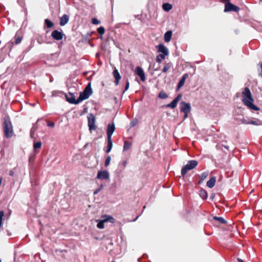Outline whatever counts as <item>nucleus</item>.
<instances>
[{"instance_id":"obj_16","label":"nucleus","mask_w":262,"mask_h":262,"mask_svg":"<svg viewBox=\"0 0 262 262\" xmlns=\"http://www.w3.org/2000/svg\"><path fill=\"white\" fill-rule=\"evenodd\" d=\"M69 20V17L67 14H64L60 18L59 24L61 26H63L66 25Z\"/></svg>"},{"instance_id":"obj_35","label":"nucleus","mask_w":262,"mask_h":262,"mask_svg":"<svg viewBox=\"0 0 262 262\" xmlns=\"http://www.w3.org/2000/svg\"><path fill=\"white\" fill-rule=\"evenodd\" d=\"M92 23L94 25H98L100 23V21L98 20L96 18H92Z\"/></svg>"},{"instance_id":"obj_47","label":"nucleus","mask_w":262,"mask_h":262,"mask_svg":"<svg viewBox=\"0 0 262 262\" xmlns=\"http://www.w3.org/2000/svg\"><path fill=\"white\" fill-rule=\"evenodd\" d=\"M177 89V90H179L180 89V80L178 82Z\"/></svg>"},{"instance_id":"obj_42","label":"nucleus","mask_w":262,"mask_h":262,"mask_svg":"<svg viewBox=\"0 0 262 262\" xmlns=\"http://www.w3.org/2000/svg\"><path fill=\"white\" fill-rule=\"evenodd\" d=\"M137 123V121L136 120L135 121H132L131 122H130V126L132 127H133L134 126H135L136 125Z\"/></svg>"},{"instance_id":"obj_39","label":"nucleus","mask_w":262,"mask_h":262,"mask_svg":"<svg viewBox=\"0 0 262 262\" xmlns=\"http://www.w3.org/2000/svg\"><path fill=\"white\" fill-rule=\"evenodd\" d=\"M129 83L128 82V81H126V85H125V89H124V91L123 92V93H124L125 91H126L128 88H129Z\"/></svg>"},{"instance_id":"obj_40","label":"nucleus","mask_w":262,"mask_h":262,"mask_svg":"<svg viewBox=\"0 0 262 262\" xmlns=\"http://www.w3.org/2000/svg\"><path fill=\"white\" fill-rule=\"evenodd\" d=\"M21 37H17L15 40V43L16 44L19 43L21 42Z\"/></svg>"},{"instance_id":"obj_52","label":"nucleus","mask_w":262,"mask_h":262,"mask_svg":"<svg viewBox=\"0 0 262 262\" xmlns=\"http://www.w3.org/2000/svg\"><path fill=\"white\" fill-rule=\"evenodd\" d=\"M9 174H10V176H13V174H14V172H13V171H10L9 172Z\"/></svg>"},{"instance_id":"obj_32","label":"nucleus","mask_w":262,"mask_h":262,"mask_svg":"<svg viewBox=\"0 0 262 262\" xmlns=\"http://www.w3.org/2000/svg\"><path fill=\"white\" fill-rule=\"evenodd\" d=\"M39 119H38L37 121V122L35 123V124H33V126L31 128L30 131H32L33 132H34L35 133L36 130L38 128V126L37 125H36V123L39 121Z\"/></svg>"},{"instance_id":"obj_45","label":"nucleus","mask_w":262,"mask_h":262,"mask_svg":"<svg viewBox=\"0 0 262 262\" xmlns=\"http://www.w3.org/2000/svg\"><path fill=\"white\" fill-rule=\"evenodd\" d=\"M189 77V74L186 73V74H185L183 76V79H185V80Z\"/></svg>"},{"instance_id":"obj_23","label":"nucleus","mask_w":262,"mask_h":262,"mask_svg":"<svg viewBox=\"0 0 262 262\" xmlns=\"http://www.w3.org/2000/svg\"><path fill=\"white\" fill-rule=\"evenodd\" d=\"M249 124H252L254 125H260L262 124L261 121L257 119H255V120H251L249 121Z\"/></svg>"},{"instance_id":"obj_13","label":"nucleus","mask_w":262,"mask_h":262,"mask_svg":"<svg viewBox=\"0 0 262 262\" xmlns=\"http://www.w3.org/2000/svg\"><path fill=\"white\" fill-rule=\"evenodd\" d=\"M66 98L67 101L71 104H77L81 102L78 101L79 100V97L77 98V99H76L75 96L70 93H69V95H66Z\"/></svg>"},{"instance_id":"obj_28","label":"nucleus","mask_w":262,"mask_h":262,"mask_svg":"<svg viewBox=\"0 0 262 262\" xmlns=\"http://www.w3.org/2000/svg\"><path fill=\"white\" fill-rule=\"evenodd\" d=\"M208 172L207 171H204L201 173L200 176V179L201 181H204L208 176Z\"/></svg>"},{"instance_id":"obj_46","label":"nucleus","mask_w":262,"mask_h":262,"mask_svg":"<svg viewBox=\"0 0 262 262\" xmlns=\"http://www.w3.org/2000/svg\"><path fill=\"white\" fill-rule=\"evenodd\" d=\"M185 81V79H183V78L182 77L181 78V87L184 85Z\"/></svg>"},{"instance_id":"obj_3","label":"nucleus","mask_w":262,"mask_h":262,"mask_svg":"<svg viewBox=\"0 0 262 262\" xmlns=\"http://www.w3.org/2000/svg\"><path fill=\"white\" fill-rule=\"evenodd\" d=\"M92 94V89L91 88V83H89L84 91L80 93L79 96V102H82L83 100L87 99Z\"/></svg>"},{"instance_id":"obj_7","label":"nucleus","mask_w":262,"mask_h":262,"mask_svg":"<svg viewBox=\"0 0 262 262\" xmlns=\"http://www.w3.org/2000/svg\"><path fill=\"white\" fill-rule=\"evenodd\" d=\"M191 108V105L189 103L181 102V112L184 113V119L188 117V114L190 112Z\"/></svg>"},{"instance_id":"obj_26","label":"nucleus","mask_w":262,"mask_h":262,"mask_svg":"<svg viewBox=\"0 0 262 262\" xmlns=\"http://www.w3.org/2000/svg\"><path fill=\"white\" fill-rule=\"evenodd\" d=\"M131 145H132V144H131L130 142L125 141L124 143L123 150L125 151V150H128V149L130 148V147H131Z\"/></svg>"},{"instance_id":"obj_24","label":"nucleus","mask_w":262,"mask_h":262,"mask_svg":"<svg viewBox=\"0 0 262 262\" xmlns=\"http://www.w3.org/2000/svg\"><path fill=\"white\" fill-rule=\"evenodd\" d=\"M45 26L48 28H51L53 27L54 26L53 23L52 21H51L50 20H49V19H46L45 20Z\"/></svg>"},{"instance_id":"obj_2","label":"nucleus","mask_w":262,"mask_h":262,"mask_svg":"<svg viewBox=\"0 0 262 262\" xmlns=\"http://www.w3.org/2000/svg\"><path fill=\"white\" fill-rule=\"evenodd\" d=\"M3 129L6 138H10L13 136L14 133L13 125L8 117L4 118Z\"/></svg>"},{"instance_id":"obj_53","label":"nucleus","mask_w":262,"mask_h":262,"mask_svg":"<svg viewBox=\"0 0 262 262\" xmlns=\"http://www.w3.org/2000/svg\"><path fill=\"white\" fill-rule=\"evenodd\" d=\"M0 262H2V260L0 259Z\"/></svg>"},{"instance_id":"obj_38","label":"nucleus","mask_w":262,"mask_h":262,"mask_svg":"<svg viewBox=\"0 0 262 262\" xmlns=\"http://www.w3.org/2000/svg\"><path fill=\"white\" fill-rule=\"evenodd\" d=\"M241 123H243V124H249V121H247V120H246L245 118H243V119H241Z\"/></svg>"},{"instance_id":"obj_15","label":"nucleus","mask_w":262,"mask_h":262,"mask_svg":"<svg viewBox=\"0 0 262 262\" xmlns=\"http://www.w3.org/2000/svg\"><path fill=\"white\" fill-rule=\"evenodd\" d=\"M135 73L138 76H139L140 77L141 80L142 81H145V74H144V72L143 69L141 67H137L136 68Z\"/></svg>"},{"instance_id":"obj_1","label":"nucleus","mask_w":262,"mask_h":262,"mask_svg":"<svg viewBox=\"0 0 262 262\" xmlns=\"http://www.w3.org/2000/svg\"><path fill=\"white\" fill-rule=\"evenodd\" d=\"M242 94L244 96V98H243L242 101L245 105L250 110L254 111L259 110V107L253 104L254 99L252 97L251 91L248 88H245Z\"/></svg>"},{"instance_id":"obj_43","label":"nucleus","mask_w":262,"mask_h":262,"mask_svg":"<svg viewBox=\"0 0 262 262\" xmlns=\"http://www.w3.org/2000/svg\"><path fill=\"white\" fill-rule=\"evenodd\" d=\"M34 135H35V133L34 132L30 131V137L31 138H32V139L34 138Z\"/></svg>"},{"instance_id":"obj_9","label":"nucleus","mask_w":262,"mask_h":262,"mask_svg":"<svg viewBox=\"0 0 262 262\" xmlns=\"http://www.w3.org/2000/svg\"><path fill=\"white\" fill-rule=\"evenodd\" d=\"M240 8L231 3L230 2L225 4L224 11L225 12H237Z\"/></svg>"},{"instance_id":"obj_17","label":"nucleus","mask_w":262,"mask_h":262,"mask_svg":"<svg viewBox=\"0 0 262 262\" xmlns=\"http://www.w3.org/2000/svg\"><path fill=\"white\" fill-rule=\"evenodd\" d=\"M113 76L115 79V82L116 85H118L119 82V80L121 79V76L117 69H115L113 72Z\"/></svg>"},{"instance_id":"obj_49","label":"nucleus","mask_w":262,"mask_h":262,"mask_svg":"<svg viewBox=\"0 0 262 262\" xmlns=\"http://www.w3.org/2000/svg\"><path fill=\"white\" fill-rule=\"evenodd\" d=\"M214 196H215V194L214 193H212L211 194V195L210 196V199L211 200H213V199H214Z\"/></svg>"},{"instance_id":"obj_6","label":"nucleus","mask_w":262,"mask_h":262,"mask_svg":"<svg viewBox=\"0 0 262 262\" xmlns=\"http://www.w3.org/2000/svg\"><path fill=\"white\" fill-rule=\"evenodd\" d=\"M158 52L160 53L159 57H161L163 59H165V57L168 55L169 51L168 49L162 43L156 46Z\"/></svg>"},{"instance_id":"obj_5","label":"nucleus","mask_w":262,"mask_h":262,"mask_svg":"<svg viewBox=\"0 0 262 262\" xmlns=\"http://www.w3.org/2000/svg\"><path fill=\"white\" fill-rule=\"evenodd\" d=\"M103 219L100 221H97L98 222L97 227L99 229H103L104 228V223L107 222H110L111 223H114L115 220L111 216L108 215H104L102 217Z\"/></svg>"},{"instance_id":"obj_31","label":"nucleus","mask_w":262,"mask_h":262,"mask_svg":"<svg viewBox=\"0 0 262 262\" xmlns=\"http://www.w3.org/2000/svg\"><path fill=\"white\" fill-rule=\"evenodd\" d=\"M98 33L100 35H103L105 33V29L103 27H100L97 29Z\"/></svg>"},{"instance_id":"obj_21","label":"nucleus","mask_w":262,"mask_h":262,"mask_svg":"<svg viewBox=\"0 0 262 262\" xmlns=\"http://www.w3.org/2000/svg\"><path fill=\"white\" fill-rule=\"evenodd\" d=\"M162 8L164 11L168 12L172 9V6L169 3H164L162 5Z\"/></svg>"},{"instance_id":"obj_14","label":"nucleus","mask_w":262,"mask_h":262,"mask_svg":"<svg viewBox=\"0 0 262 262\" xmlns=\"http://www.w3.org/2000/svg\"><path fill=\"white\" fill-rule=\"evenodd\" d=\"M115 130L114 123L108 124L107 127V139H112V136Z\"/></svg>"},{"instance_id":"obj_33","label":"nucleus","mask_w":262,"mask_h":262,"mask_svg":"<svg viewBox=\"0 0 262 262\" xmlns=\"http://www.w3.org/2000/svg\"><path fill=\"white\" fill-rule=\"evenodd\" d=\"M111 160V157L110 156H108L105 160V162H104V165L105 167H107V166L109 165L110 163V161Z\"/></svg>"},{"instance_id":"obj_48","label":"nucleus","mask_w":262,"mask_h":262,"mask_svg":"<svg viewBox=\"0 0 262 262\" xmlns=\"http://www.w3.org/2000/svg\"><path fill=\"white\" fill-rule=\"evenodd\" d=\"M259 65H260V69H261V72L259 73V75L262 77V63H260Z\"/></svg>"},{"instance_id":"obj_27","label":"nucleus","mask_w":262,"mask_h":262,"mask_svg":"<svg viewBox=\"0 0 262 262\" xmlns=\"http://www.w3.org/2000/svg\"><path fill=\"white\" fill-rule=\"evenodd\" d=\"M214 219L220 222L221 224H225L227 223L226 221L222 217L214 216Z\"/></svg>"},{"instance_id":"obj_4","label":"nucleus","mask_w":262,"mask_h":262,"mask_svg":"<svg viewBox=\"0 0 262 262\" xmlns=\"http://www.w3.org/2000/svg\"><path fill=\"white\" fill-rule=\"evenodd\" d=\"M198 165V162L195 160L189 161L188 163L183 167L181 169V174L184 177L188 170L194 168Z\"/></svg>"},{"instance_id":"obj_18","label":"nucleus","mask_w":262,"mask_h":262,"mask_svg":"<svg viewBox=\"0 0 262 262\" xmlns=\"http://www.w3.org/2000/svg\"><path fill=\"white\" fill-rule=\"evenodd\" d=\"M216 182V178L215 177H211L207 182V186L209 188H212L214 186Z\"/></svg>"},{"instance_id":"obj_12","label":"nucleus","mask_w":262,"mask_h":262,"mask_svg":"<svg viewBox=\"0 0 262 262\" xmlns=\"http://www.w3.org/2000/svg\"><path fill=\"white\" fill-rule=\"evenodd\" d=\"M51 36L53 39L56 40H60L62 39L63 33L62 31H59L57 30H55L52 32Z\"/></svg>"},{"instance_id":"obj_34","label":"nucleus","mask_w":262,"mask_h":262,"mask_svg":"<svg viewBox=\"0 0 262 262\" xmlns=\"http://www.w3.org/2000/svg\"><path fill=\"white\" fill-rule=\"evenodd\" d=\"M103 188V184H101L99 187L96 189L94 192V194H97L99 192H100Z\"/></svg>"},{"instance_id":"obj_44","label":"nucleus","mask_w":262,"mask_h":262,"mask_svg":"<svg viewBox=\"0 0 262 262\" xmlns=\"http://www.w3.org/2000/svg\"><path fill=\"white\" fill-rule=\"evenodd\" d=\"M126 164H127V161H124L122 163V165L123 167V168H125L126 166Z\"/></svg>"},{"instance_id":"obj_37","label":"nucleus","mask_w":262,"mask_h":262,"mask_svg":"<svg viewBox=\"0 0 262 262\" xmlns=\"http://www.w3.org/2000/svg\"><path fill=\"white\" fill-rule=\"evenodd\" d=\"M163 59L161 57H159V54L157 56L156 60L157 62L160 63L162 61V60Z\"/></svg>"},{"instance_id":"obj_51","label":"nucleus","mask_w":262,"mask_h":262,"mask_svg":"<svg viewBox=\"0 0 262 262\" xmlns=\"http://www.w3.org/2000/svg\"><path fill=\"white\" fill-rule=\"evenodd\" d=\"M237 261H238V262H245L243 259H241V258H237Z\"/></svg>"},{"instance_id":"obj_19","label":"nucleus","mask_w":262,"mask_h":262,"mask_svg":"<svg viewBox=\"0 0 262 262\" xmlns=\"http://www.w3.org/2000/svg\"><path fill=\"white\" fill-rule=\"evenodd\" d=\"M172 36V31H167L164 36V40L165 42H169Z\"/></svg>"},{"instance_id":"obj_29","label":"nucleus","mask_w":262,"mask_h":262,"mask_svg":"<svg viewBox=\"0 0 262 262\" xmlns=\"http://www.w3.org/2000/svg\"><path fill=\"white\" fill-rule=\"evenodd\" d=\"M42 143L40 141L35 142L33 144V148L34 149H39L41 147Z\"/></svg>"},{"instance_id":"obj_36","label":"nucleus","mask_w":262,"mask_h":262,"mask_svg":"<svg viewBox=\"0 0 262 262\" xmlns=\"http://www.w3.org/2000/svg\"><path fill=\"white\" fill-rule=\"evenodd\" d=\"M4 215V211H0V227L2 225V221H3V218Z\"/></svg>"},{"instance_id":"obj_11","label":"nucleus","mask_w":262,"mask_h":262,"mask_svg":"<svg viewBox=\"0 0 262 262\" xmlns=\"http://www.w3.org/2000/svg\"><path fill=\"white\" fill-rule=\"evenodd\" d=\"M96 178L99 180H109L110 173L107 170H100L97 173Z\"/></svg>"},{"instance_id":"obj_25","label":"nucleus","mask_w":262,"mask_h":262,"mask_svg":"<svg viewBox=\"0 0 262 262\" xmlns=\"http://www.w3.org/2000/svg\"><path fill=\"white\" fill-rule=\"evenodd\" d=\"M158 97L162 99H165L168 97V95L163 91H162L159 93Z\"/></svg>"},{"instance_id":"obj_8","label":"nucleus","mask_w":262,"mask_h":262,"mask_svg":"<svg viewBox=\"0 0 262 262\" xmlns=\"http://www.w3.org/2000/svg\"><path fill=\"white\" fill-rule=\"evenodd\" d=\"M88 126L90 130H95L96 126L95 125L96 118L95 116L93 114H89L88 116Z\"/></svg>"},{"instance_id":"obj_30","label":"nucleus","mask_w":262,"mask_h":262,"mask_svg":"<svg viewBox=\"0 0 262 262\" xmlns=\"http://www.w3.org/2000/svg\"><path fill=\"white\" fill-rule=\"evenodd\" d=\"M170 68V63H165V65L164 66V68L162 70L163 73H166Z\"/></svg>"},{"instance_id":"obj_22","label":"nucleus","mask_w":262,"mask_h":262,"mask_svg":"<svg viewBox=\"0 0 262 262\" xmlns=\"http://www.w3.org/2000/svg\"><path fill=\"white\" fill-rule=\"evenodd\" d=\"M200 195L203 200H206L208 197V193L205 190L201 189L200 191Z\"/></svg>"},{"instance_id":"obj_50","label":"nucleus","mask_w":262,"mask_h":262,"mask_svg":"<svg viewBox=\"0 0 262 262\" xmlns=\"http://www.w3.org/2000/svg\"><path fill=\"white\" fill-rule=\"evenodd\" d=\"M230 0H221V2L224 3H229Z\"/></svg>"},{"instance_id":"obj_20","label":"nucleus","mask_w":262,"mask_h":262,"mask_svg":"<svg viewBox=\"0 0 262 262\" xmlns=\"http://www.w3.org/2000/svg\"><path fill=\"white\" fill-rule=\"evenodd\" d=\"M113 147V141L112 139H107V146L106 149L105 150L106 153H108L111 151Z\"/></svg>"},{"instance_id":"obj_41","label":"nucleus","mask_w":262,"mask_h":262,"mask_svg":"<svg viewBox=\"0 0 262 262\" xmlns=\"http://www.w3.org/2000/svg\"><path fill=\"white\" fill-rule=\"evenodd\" d=\"M48 126L49 127H53L55 126V123L53 122H49L48 123Z\"/></svg>"},{"instance_id":"obj_10","label":"nucleus","mask_w":262,"mask_h":262,"mask_svg":"<svg viewBox=\"0 0 262 262\" xmlns=\"http://www.w3.org/2000/svg\"><path fill=\"white\" fill-rule=\"evenodd\" d=\"M180 100V94H178L177 97L174 98V99L170 103L163 105L162 106V108H171L172 109H173L176 108L177 106L178 103Z\"/></svg>"}]
</instances>
